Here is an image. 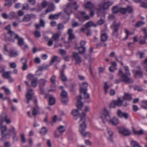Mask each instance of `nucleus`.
<instances>
[{
  "label": "nucleus",
  "mask_w": 147,
  "mask_h": 147,
  "mask_svg": "<svg viewBox=\"0 0 147 147\" xmlns=\"http://www.w3.org/2000/svg\"><path fill=\"white\" fill-rule=\"evenodd\" d=\"M82 98V97L81 95H79L77 97L76 106L78 109L81 108L83 106V104L81 101Z\"/></svg>",
  "instance_id": "obj_20"
},
{
  "label": "nucleus",
  "mask_w": 147,
  "mask_h": 147,
  "mask_svg": "<svg viewBox=\"0 0 147 147\" xmlns=\"http://www.w3.org/2000/svg\"><path fill=\"white\" fill-rule=\"evenodd\" d=\"M78 16H77V18L80 21L84 22L90 18L89 16L86 15L85 11H79L78 12Z\"/></svg>",
  "instance_id": "obj_7"
},
{
  "label": "nucleus",
  "mask_w": 147,
  "mask_h": 147,
  "mask_svg": "<svg viewBox=\"0 0 147 147\" xmlns=\"http://www.w3.org/2000/svg\"><path fill=\"white\" fill-rule=\"evenodd\" d=\"M119 8L117 6L114 7L112 9V12L113 13H117L119 12Z\"/></svg>",
  "instance_id": "obj_44"
},
{
  "label": "nucleus",
  "mask_w": 147,
  "mask_h": 147,
  "mask_svg": "<svg viewBox=\"0 0 147 147\" xmlns=\"http://www.w3.org/2000/svg\"><path fill=\"white\" fill-rule=\"evenodd\" d=\"M118 75L120 77V79L115 80V82L116 84H118L121 81H123L124 83L128 84L134 82L133 80L132 79L127 77L124 74L122 71L120 69L119 70Z\"/></svg>",
  "instance_id": "obj_4"
},
{
  "label": "nucleus",
  "mask_w": 147,
  "mask_h": 147,
  "mask_svg": "<svg viewBox=\"0 0 147 147\" xmlns=\"http://www.w3.org/2000/svg\"><path fill=\"white\" fill-rule=\"evenodd\" d=\"M67 93L65 91H62L61 94V96L62 98H66L67 96Z\"/></svg>",
  "instance_id": "obj_50"
},
{
  "label": "nucleus",
  "mask_w": 147,
  "mask_h": 147,
  "mask_svg": "<svg viewBox=\"0 0 147 147\" xmlns=\"http://www.w3.org/2000/svg\"><path fill=\"white\" fill-rule=\"evenodd\" d=\"M120 23L116 24L115 21H114L113 24L111 26V28L113 29L112 34L113 36H115L117 37H118V32L119 28L120 25Z\"/></svg>",
  "instance_id": "obj_8"
},
{
  "label": "nucleus",
  "mask_w": 147,
  "mask_h": 147,
  "mask_svg": "<svg viewBox=\"0 0 147 147\" xmlns=\"http://www.w3.org/2000/svg\"><path fill=\"white\" fill-rule=\"evenodd\" d=\"M10 71H6L3 72V77L6 79H8L10 77Z\"/></svg>",
  "instance_id": "obj_34"
},
{
  "label": "nucleus",
  "mask_w": 147,
  "mask_h": 147,
  "mask_svg": "<svg viewBox=\"0 0 147 147\" xmlns=\"http://www.w3.org/2000/svg\"><path fill=\"white\" fill-rule=\"evenodd\" d=\"M88 85V83L86 82H84L80 85V92L84 94V97L85 98H88L89 97V94L87 92V88Z\"/></svg>",
  "instance_id": "obj_5"
},
{
  "label": "nucleus",
  "mask_w": 147,
  "mask_h": 147,
  "mask_svg": "<svg viewBox=\"0 0 147 147\" xmlns=\"http://www.w3.org/2000/svg\"><path fill=\"white\" fill-rule=\"evenodd\" d=\"M72 57L76 60V64H79L82 61V59L80 57L78 54V53L76 52H74L73 53Z\"/></svg>",
  "instance_id": "obj_18"
},
{
  "label": "nucleus",
  "mask_w": 147,
  "mask_h": 147,
  "mask_svg": "<svg viewBox=\"0 0 147 147\" xmlns=\"http://www.w3.org/2000/svg\"><path fill=\"white\" fill-rule=\"evenodd\" d=\"M49 3L45 1H44L42 2L41 5L42 6L43 8H45L49 5Z\"/></svg>",
  "instance_id": "obj_51"
},
{
  "label": "nucleus",
  "mask_w": 147,
  "mask_h": 147,
  "mask_svg": "<svg viewBox=\"0 0 147 147\" xmlns=\"http://www.w3.org/2000/svg\"><path fill=\"white\" fill-rule=\"evenodd\" d=\"M130 143L131 146L133 147H142L139 145L138 143L135 141H131Z\"/></svg>",
  "instance_id": "obj_36"
},
{
  "label": "nucleus",
  "mask_w": 147,
  "mask_h": 147,
  "mask_svg": "<svg viewBox=\"0 0 147 147\" xmlns=\"http://www.w3.org/2000/svg\"><path fill=\"white\" fill-rule=\"evenodd\" d=\"M58 57L56 56H55L54 57H51V63H54L55 61H57V59Z\"/></svg>",
  "instance_id": "obj_57"
},
{
  "label": "nucleus",
  "mask_w": 147,
  "mask_h": 147,
  "mask_svg": "<svg viewBox=\"0 0 147 147\" xmlns=\"http://www.w3.org/2000/svg\"><path fill=\"white\" fill-rule=\"evenodd\" d=\"M92 26V21H90L87 22L84 26V28H82L80 29V31L84 32L87 30L88 31L87 32V35L88 36L90 35V31L88 30V28Z\"/></svg>",
  "instance_id": "obj_11"
},
{
  "label": "nucleus",
  "mask_w": 147,
  "mask_h": 147,
  "mask_svg": "<svg viewBox=\"0 0 147 147\" xmlns=\"http://www.w3.org/2000/svg\"><path fill=\"white\" fill-rule=\"evenodd\" d=\"M60 78L63 81H66L67 80V78L64 74V71L63 70L60 71Z\"/></svg>",
  "instance_id": "obj_29"
},
{
  "label": "nucleus",
  "mask_w": 147,
  "mask_h": 147,
  "mask_svg": "<svg viewBox=\"0 0 147 147\" xmlns=\"http://www.w3.org/2000/svg\"><path fill=\"white\" fill-rule=\"evenodd\" d=\"M29 77H32V79L31 81V85L32 87L35 88L36 87L37 84L38 83V80L36 77H34L31 75H29L28 76Z\"/></svg>",
  "instance_id": "obj_19"
},
{
  "label": "nucleus",
  "mask_w": 147,
  "mask_h": 147,
  "mask_svg": "<svg viewBox=\"0 0 147 147\" xmlns=\"http://www.w3.org/2000/svg\"><path fill=\"white\" fill-rule=\"evenodd\" d=\"M132 99L131 95L127 93H126L123 96V100H124V102H125L126 101H125V100H130Z\"/></svg>",
  "instance_id": "obj_28"
},
{
  "label": "nucleus",
  "mask_w": 147,
  "mask_h": 147,
  "mask_svg": "<svg viewBox=\"0 0 147 147\" xmlns=\"http://www.w3.org/2000/svg\"><path fill=\"white\" fill-rule=\"evenodd\" d=\"M145 23L144 22L139 21L137 22L135 25L136 27L139 28L143 26L145 24Z\"/></svg>",
  "instance_id": "obj_35"
},
{
  "label": "nucleus",
  "mask_w": 147,
  "mask_h": 147,
  "mask_svg": "<svg viewBox=\"0 0 147 147\" xmlns=\"http://www.w3.org/2000/svg\"><path fill=\"white\" fill-rule=\"evenodd\" d=\"M56 76L54 75L52 76L50 79V81L53 84V85L51 86V88L49 90V91H53L55 90L56 87L55 83L56 81L55 78Z\"/></svg>",
  "instance_id": "obj_15"
},
{
  "label": "nucleus",
  "mask_w": 147,
  "mask_h": 147,
  "mask_svg": "<svg viewBox=\"0 0 147 147\" xmlns=\"http://www.w3.org/2000/svg\"><path fill=\"white\" fill-rule=\"evenodd\" d=\"M16 14L14 12H11L9 15V18L10 19H13L16 18Z\"/></svg>",
  "instance_id": "obj_39"
},
{
  "label": "nucleus",
  "mask_w": 147,
  "mask_h": 147,
  "mask_svg": "<svg viewBox=\"0 0 147 147\" xmlns=\"http://www.w3.org/2000/svg\"><path fill=\"white\" fill-rule=\"evenodd\" d=\"M134 89L139 91H142L144 90L142 88L138 86H136L134 88Z\"/></svg>",
  "instance_id": "obj_62"
},
{
  "label": "nucleus",
  "mask_w": 147,
  "mask_h": 147,
  "mask_svg": "<svg viewBox=\"0 0 147 147\" xmlns=\"http://www.w3.org/2000/svg\"><path fill=\"white\" fill-rule=\"evenodd\" d=\"M8 53V55L11 57H15L18 55V52L13 49L9 51Z\"/></svg>",
  "instance_id": "obj_24"
},
{
  "label": "nucleus",
  "mask_w": 147,
  "mask_h": 147,
  "mask_svg": "<svg viewBox=\"0 0 147 147\" xmlns=\"http://www.w3.org/2000/svg\"><path fill=\"white\" fill-rule=\"evenodd\" d=\"M142 102L143 105L141 107L144 109H147V100L142 101Z\"/></svg>",
  "instance_id": "obj_47"
},
{
  "label": "nucleus",
  "mask_w": 147,
  "mask_h": 147,
  "mask_svg": "<svg viewBox=\"0 0 147 147\" xmlns=\"http://www.w3.org/2000/svg\"><path fill=\"white\" fill-rule=\"evenodd\" d=\"M20 136L22 142L23 143H25L26 142V140L24 134H22L20 135Z\"/></svg>",
  "instance_id": "obj_54"
},
{
  "label": "nucleus",
  "mask_w": 147,
  "mask_h": 147,
  "mask_svg": "<svg viewBox=\"0 0 147 147\" xmlns=\"http://www.w3.org/2000/svg\"><path fill=\"white\" fill-rule=\"evenodd\" d=\"M79 7L76 1L71 2L67 3L66 7L64 9V12L68 16L73 13L72 9H74L77 10Z\"/></svg>",
  "instance_id": "obj_3"
},
{
  "label": "nucleus",
  "mask_w": 147,
  "mask_h": 147,
  "mask_svg": "<svg viewBox=\"0 0 147 147\" xmlns=\"http://www.w3.org/2000/svg\"><path fill=\"white\" fill-rule=\"evenodd\" d=\"M12 5L11 0H5V6H7L9 7H11Z\"/></svg>",
  "instance_id": "obj_41"
},
{
  "label": "nucleus",
  "mask_w": 147,
  "mask_h": 147,
  "mask_svg": "<svg viewBox=\"0 0 147 147\" xmlns=\"http://www.w3.org/2000/svg\"><path fill=\"white\" fill-rule=\"evenodd\" d=\"M115 100L112 101L110 105V107L111 108H115L117 106Z\"/></svg>",
  "instance_id": "obj_55"
},
{
  "label": "nucleus",
  "mask_w": 147,
  "mask_h": 147,
  "mask_svg": "<svg viewBox=\"0 0 147 147\" xmlns=\"http://www.w3.org/2000/svg\"><path fill=\"white\" fill-rule=\"evenodd\" d=\"M59 14L52 15L51 14L49 16V18L50 19H57L59 16Z\"/></svg>",
  "instance_id": "obj_42"
},
{
  "label": "nucleus",
  "mask_w": 147,
  "mask_h": 147,
  "mask_svg": "<svg viewBox=\"0 0 147 147\" xmlns=\"http://www.w3.org/2000/svg\"><path fill=\"white\" fill-rule=\"evenodd\" d=\"M117 106L121 107L122 105L124 106H126L128 105L127 101L124 102V100H121L120 97H118L117 100H115Z\"/></svg>",
  "instance_id": "obj_17"
},
{
  "label": "nucleus",
  "mask_w": 147,
  "mask_h": 147,
  "mask_svg": "<svg viewBox=\"0 0 147 147\" xmlns=\"http://www.w3.org/2000/svg\"><path fill=\"white\" fill-rule=\"evenodd\" d=\"M8 131L9 132V133H12L13 135H16V132L15 131V129L14 127H12L11 128L8 129Z\"/></svg>",
  "instance_id": "obj_48"
},
{
  "label": "nucleus",
  "mask_w": 147,
  "mask_h": 147,
  "mask_svg": "<svg viewBox=\"0 0 147 147\" xmlns=\"http://www.w3.org/2000/svg\"><path fill=\"white\" fill-rule=\"evenodd\" d=\"M60 36V34L59 33H57L54 34L51 39L55 41H57L59 39Z\"/></svg>",
  "instance_id": "obj_31"
},
{
  "label": "nucleus",
  "mask_w": 147,
  "mask_h": 147,
  "mask_svg": "<svg viewBox=\"0 0 147 147\" xmlns=\"http://www.w3.org/2000/svg\"><path fill=\"white\" fill-rule=\"evenodd\" d=\"M117 115L120 118H124L125 119H127L129 117L128 114L125 112H123L120 110L117 111Z\"/></svg>",
  "instance_id": "obj_12"
},
{
  "label": "nucleus",
  "mask_w": 147,
  "mask_h": 147,
  "mask_svg": "<svg viewBox=\"0 0 147 147\" xmlns=\"http://www.w3.org/2000/svg\"><path fill=\"white\" fill-rule=\"evenodd\" d=\"M84 7L86 9H90V16H92V4L91 2H88L86 4L84 5Z\"/></svg>",
  "instance_id": "obj_22"
},
{
  "label": "nucleus",
  "mask_w": 147,
  "mask_h": 147,
  "mask_svg": "<svg viewBox=\"0 0 147 147\" xmlns=\"http://www.w3.org/2000/svg\"><path fill=\"white\" fill-rule=\"evenodd\" d=\"M34 34L35 37L37 38L40 37L41 36L40 32L36 30L34 32Z\"/></svg>",
  "instance_id": "obj_59"
},
{
  "label": "nucleus",
  "mask_w": 147,
  "mask_h": 147,
  "mask_svg": "<svg viewBox=\"0 0 147 147\" xmlns=\"http://www.w3.org/2000/svg\"><path fill=\"white\" fill-rule=\"evenodd\" d=\"M0 129L1 131V135L3 138H6L7 136H10V134L9 133L6 132L7 127L5 125H0Z\"/></svg>",
  "instance_id": "obj_14"
},
{
  "label": "nucleus",
  "mask_w": 147,
  "mask_h": 147,
  "mask_svg": "<svg viewBox=\"0 0 147 147\" xmlns=\"http://www.w3.org/2000/svg\"><path fill=\"white\" fill-rule=\"evenodd\" d=\"M38 113V110L36 108H34L32 112V115L34 116H35L37 115Z\"/></svg>",
  "instance_id": "obj_63"
},
{
  "label": "nucleus",
  "mask_w": 147,
  "mask_h": 147,
  "mask_svg": "<svg viewBox=\"0 0 147 147\" xmlns=\"http://www.w3.org/2000/svg\"><path fill=\"white\" fill-rule=\"evenodd\" d=\"M81 108H80L78 109H75L73 110L72 111V114L75 116H77L79 114V110Z\"/></svg>",
  "instance_id": "obj_43"
},
{
  "label": "nucleus",
  "mask_w": 147,
  "mask_h": 147,
  "mask_svg": "<svg viewBox=\"0 0 147 147\" xmlns=\"http://www.w3.org/2000/svg\"><path fill=\"white\" fill-rule=\"evenodd\" d=\"M14 38L17 39L18 40V44L19 46H21L23 44L24 40L23 38H20L18 35H16Z\"/></svg>",
  "instance_id": "obj_27"
},
{
  "label": "nucleus",
  "mask_w": 147,
  "mask_h": 147,
  "mask_svg": "<svg viewBox=\"0 0 147 147\" xmlns=\"http://www.w3.org/2000/svg\"><path fill=\"white\" fill-rule=\"evenodd\" d=\"M79 53L80 54H82L84 53L86 51L85 48L82 46H81L78 48Z\"/></svg>",
  "instance_id": "obj_46"
},
{
  "label": "nucleus",
  "mask_w": 147,
  "mask_h": 147,
  "mask_svg": "<svg viewBox=\"0 0 147 147\" xmlns=\"http://www.w3.org/2000/svg\"><path fill=\"white\" fill-rule=\"evenodd\" d=\"M140 6L144 8L147 9V3L144 1L141 2H140Z\"/></svg>",
  "instance_id": "obj_49"
},
{
  "label": "nucleus",
  "mask_w": 147,
  "mask_h": 147,
  "mask_svg": "<svg viewBox=\"0 0 147 147\" xmlns=\"http://www.w3.org/2000/svg\"><path fill=\"white\" fill-rule=\"evenodd\" d=\"M45 26V21L42 19H40L39 21V24H36L35 26L36 29H38L40 27L44 28Z\"/></svg>",
  "instance_id": "obj_21"
},
{
  "label": "nucleus",
  "mask_w": 147,
  "mask_h": 147,
  "mask_svg": "<svg viewBox=\"0 0 147 147\" xmlns=\"http://www.w3.org/2000/svg\"><path fill=\"white\" fill-rule=\"evenodd\" d=\"M55 103V100L54 98L53 97H50L49 100V104L50 105H54Z\"/></svg>",
  "instance_id": "obj_40"
},
{
  "label": "nucleus",
  "mask_w": 147,
  "mask_h": 147,
  "mask_svg": "<svg viewBox=\"0 0 147 147\" xmlns=\"http://www.w3.org/2000/svg\"><path fill=\"white\" fill-rule=\"evenodd\" d=\"M2 89H3L7 95H9L10 94L9 90L4 87H2Z\"/></svg>",
  "instance_id": "obj_60"
},
{
  "label": "nucleus",
  "mask_w": 147,
  "mask_h": 147,
  "mask_svg": "<svg viewBox=\"0 0 147 147\" xmlns=\"http://www.w3.org/2000/svg\"><path fill=\"white\" fill-rule=\"evenodd\" d=\"M125 70L126 71V72L125 74H124L127 77V76H130V74L129 72V69L128 67L127 66H126L125 67Z\"/></svg>",
  "instance_id": "obj_61"
},
{
  "label": "nucleus",
  "mask_w": 147,
  "mask_h": 147,
  "mask_svg": "<svg viewBox=\"0 0 147 147\" xmlns=\"http://www.w3.org/2000/svg\"><path fill=\"white\" fill-rule=\"evenodd\" d=\"M21 61L22 64H23L27 63V60L25 57H23L21 59Z\"/></svg>",
  "instance_id": "obj_64"
},
{
  "label": "nucleus",
  "mask_w": 147,
  "mask_h": 147,
  "mask_svg": "<svg viewBox=\"0 0 147 147\" xmlns=\"http://www.w3.org/2000/svg\"><path fill=\"white\" fill-rule=\"evenodd\" d=\"M138 69H140L139 70H137L136 71V75H142V72L141 70H140V66L137 67Z\"/></svg>",
  "instance_id": "obj_58"
},
{
  "label": "nucleus",
  "mask_w": 147,
  "mask_h": 147,
  "mask_svg": "<svg viewBox=\"0 0 147 147\" xmlns=\"http://www.w3.org/2000/svg\"><path fill=\"white\" fill-rule=\"evenodd\" d=\"M119 12L122 14H124L126 13V10L125 8L122 7L119 8Z\"/></svg>",
  "instance_id": "obj_53"
},
{
  "label": "nucleus",
  "mask_w": 147,
  "mask_h": 147,
  "mask_svg": "<svg viewBox=\"0 0 147 147\" xmlns=\"http://www.w3.org/2000/svg\"><path fill=\"white\" fill-rule=\"evenodd\" d=\"M48 7L46 10L45 14H47L48 12L51 11H52L54 10L55 6L53 3H49Z\"/></svg>",
  "instance_id": "obj_25"
},
{
  "label": "nucleus",
  "mask_w": 147,
  "mask_h": 147,
  "mask_svg": "<svg viewBox=\"0 0 147 147\" xmlns=\"http://www.w3.org/2000/svg\"><path fill=\"white\" fill-rule=\"evenodd\" d=\"M108 38V36L106 33H104L102 34L101 37V40L102 41H106Z\"/></svg>",
  "instance_id": "obj_37"
},
{
  "label": "nucleus",
  "mask_w": 147,
  "mask_h": 147,
  "mask_svg": "<svg viewBox=\"0 0 147 147\" xmlns=\"http://www.w3.org/2000/svg\"><path fill=\"white\" fill-rule=\"evenodd\" d=\"M126 10V12H127L128 13H130L132 12L133 9L132 8L131 6H128L127 8H125Z\"/></svg>",
  "instance_id": "obj_52"
},
{
  "label": "nucleus",
  "mask_w": 147,
  "mask_h": 147,
  "mask_svg": "<svg viewBox=\"0 0 147 147\" xmlns=\"http://www.w3.org/2000/svg\"><path fill=\"white\" fill-rule=\"evenodd\" d=\"M110 87V86L107 84V82L104 83V93L105 94H107L108 92V89Z\"/></svg>",
  "instance_id": "obj_30"
},
{
  "label": "nucleus",
  "mask_w": 147,
  "mask_h": 147,
  "mask_svg": "<svg viewBox=\"0 0 147 147\" xmlns=\"http://www.w3.org/2000/svg\"><path fill=\"white\" fill-rule=\"evenodd\" d=\"M4 121H5L7 124L10 123L11 121L9 119H8L7 115L4 116L3 115H0V125H2Z\"/></svg>",
  "instance_id": "obj_13"
},
{
  "label": "nucleus",
  "mask_w": 147,
  "mask_h": 147,
  "mask_svg": "<svg viewBox=\"0 0 147 147\" xmlns=\"http://www.w3.org/2000/svg\"><path fill=\"white\" fill-rule=\"evenodd\" d=\"M133 132L134 134H137L138 135H141L144 134L143 130L142 129L139 131H137L134 128H133Z\"/></svg>",
  "instance_id": "obj_33"
},
{
  "label": "nucleus",
  "mask_w": 147,
  "mask_h": 147,
  "mask_svg": "<svg viewBox=\"0 0 147 147\" xmlns=\"http://www.w3.org/2000/svg\"><path fill=\"white\" fill-rule=\"evenodd\" d=\"M47 82V80L41 79L38 80V84L39 87H44Z\"/></svg>",
  "instance_id": "obj_23"
},
{
  "label": "nucleus",
  "mask_w": 147,
  "mask_h": 147,
  "mask_svg": "<svg viewBox=\"0 0 147 147\" xmlns=\"http://www.w3.org/2000/svg\"><path fill=\"white\" fill-rule=\"evenodd\" d=\"M142 31H143L144 36L143 37L141 36H140V43L141 44H144L146 43V40L147 38V29L144 28L142 29Z\"/></svg>",
  "instance_id": "obj_9"
},
{
  "label": "nucleus",
  "mask_w": 147,
  "mask_h": 147,
  "mask_svg": "<svg viewBox=\"0 0 147 147\" xmlns=\"http://www.w3.org/2000/svg\"><path fill=\"white\" fill-rule=\"evenodd\" d=\"M58 130L61 133L64 132L65 129L64 127L63 126H60L58 128Z\"/></svg>",
  "instance_id": "obj_56"
},
{
  "label": "nucleus",
  "mask_w": 147,
  "mask_h": 147,
  "mask_svg": "<svg viewBox=\"0 0 147 147\" xmlns=\"http://www.w3.org/2000/svg\"><path fill=\"white\" fill-rule=\"evenodd\" d=\"M73 30L71 29H69L67 32V34L69 35V40H71L74 39L75 38L74 34H72Z\"/></svg>",
  "instance_id": "obj_26"
},
{
  "label": "nucleus",
  "mask_w": 147,
  "mask_h": 147,
  "mask_svg": "<svg viewBox=\"0 0 147 147\" xmlns=\"http://www.w3.org/2000/svg\"><path fill=\"white\" fill-rule=\"evenodd\" d=\"M101 115L100 117L102 119V122L105 123V121L103 119H105L107 121H109L110 123L113 125H115L118 124L119 121L118 119L114 117L112 119H111L110 116L108 111L105 108H104L101 112Z\"/></svg>",
  "instance_id": "obj_2"
},
{
  "label": "nucleus",
  "mask_w": 147,
  "mask_h": 147,
  "mask_svg": "<svg viewBox=\"0 0 147 147\" xmlns=\"http://www.w3.org/2000/svg\"><path fill=\"white\" fill-rule=\"evenodd\" d=\"M113 2L111 1H107L101 3L99 4V10L105 11L108 9L109 7L112 5Z\"/></svg>",
  "instance_id": "obj_6"
},
{
  "label": "nucleus",
  "mask_w": 147,
  "mask_h": 147,
  "mask_svg": "<svg viewBox=\"0 0 147 147\" xmlns=\"http://www.w3.org/2000/svg\"><path fill=\"white\" fill-rule=\"evenodd\" d=\"M107 130L108 133L110 136V137L109 138V139L111 141V142H113V138L112 137V136L113 135V132L111 131V129L109 128H107Z\"/></svg>",
  "instance_id": "obj_32"
},
{
  "label": "nucleus",
  "mask_w": 147,
  "mask_h": 147,
  "mask_svg": "<svg viewBox=\"0 0 147 147\" xmlns=\"http://www.w3.org/2000/svg\"><path fill=\"white\" fill-rule=\"evenodd\" d=\"M34 94V91L32 89H28L26 95V98L27 99V103H29V100L32 99Z\"/></svg>",
  "instance_id": "obj_10"
},
{
  "label": "nucleus",
  "mask_w": 147,
  "mask_h": 147,
  "mask_svg": "<svg viewBox=\"0 0 147 147\" xmlns=\"http://www.w3.org/2000/svg\"><path fill=\"white\" fill-rule=\"evenodd\" d=\"M31 18L29 14L26 15L23 18V20L26 22H28L30 20Z\"/></svg>",
  "instance_id": "obj_45"
},
{
  "label": "nucleus",
  "mask_w": 147,
  "mask_h": 147,
  "mask_svg": "<svg viewBox=\"0 0 147 147\" xmlns=\"http://www.w3.org/2000/svg\"><path fill=\"white\" fill-rule=\"evenodd\" d=\"M120 134L124 136H128L130 134V133L129 129L123 127L120 128L119 130Z\"/></svg>",
  "instance_id": "obj_16"
},
{
  "label": "nucleus",
  "mask_w": 147,
  "mask_h": 147,
  "mask_svg": "<svg viewBox=\"0 0 147 147\" xmlns=\"http://www.w3.org/2000/svg\"><path fill=\"white\" fill-rule=\"evenodd\" d=\"M86 113L84 112H82L80 115V122H82V124L80 125L79 131L81 134L85 137H89L90 136V133L89 132H86L85 129L86 127V125L85 123Z\"/></svg>",
  "instance_id": "obj_1"
},
{
  "label": "nucleus",
  "mask_w": 147,
  "mask_h": 147,
  "mask_svg": "<svg viewBox=\"0 0 147 147\" xmlns=\"http://www.w3.org/2000/svg\"><path fill=\"white\" fill-rule=\"evenodd\" d=\"M47 131V130L45 127H43L42 128L40 131V133L43 135H46Z\"/></svg>",
  "instance_id": "obj_38"
}]
</instances>
